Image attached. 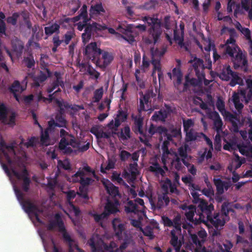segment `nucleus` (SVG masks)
<instances>
[{"label":"nucleus","instance_id":"11","mask_svg":"<svg viewBox=\"0 0 252 252\" xmlns=\"http://www.w3.org/2000/svg\"><path fill=\"white\" fill-rule=\"evenodd\" d=\"M88 243L91 248L92 252H103L102 247L104 250L109 252H111V251H114L111 244L109 245H107L101 239H99V241L95 242L94 238L92 237L88 241Z\"/></svg>","mask_w":252,"mask_h":252},{"label":"nucleus","instance_id":"5","mask_svg":"<svg viewBox=\"0 0 252 252\" xmlns=\"http://www.w3.org/2000/svg\"><path fill=\"white\" fill-rule=\"evenodd\" d=\"M138 114L135 116L132 114L131 118L133 121V125L131 126L132 130L136 134L145 136L143 130V121L144 118L142 116L141 112L143 111H147L145 108V105L142 99H139V106L138 109Z\"/></svg>","mask_w":252,"mask_h":252},{"label":"nucleus","instance_id":"37","mask_svg":"<svg viewBox=\"0 0 252 252\" xmlns=\"http://www.w3.org/2000/svg\"><path fill=\"white\" fill-rule=\"evenodd\" d=\"M237 84L239 85L240 86H243L244 85V83L243 79L238 75L237 72H234L231 77L229 85L231 87H234Z\"/></svg>","mask_w":252,"mask_h":252},{"label":"nucleus","instance_id":"3","mask_svg":"<svg viewBox=\"0 0 252 252\" xmlns=\"http://www.w3.org/2000/svg\"><path fill=\"white\" fill-rule=\"evenodd\" d=\"M195 213L199 216L197 221L202 222L207 225H212L213 223L212 220H214L212 212L214 210L213 204H208L206 200H202L198 204Z\"/></svg>","mask_w":252,"mask_h":252},{"label":"nucleus","instance_id":"58","mask_svg":"<svg viewBox=\"0 0 252 252\" xmlns=\"http://www.w3.org/2000/svg\"><path fill=\"white\" fill-rule=\"evenodd\" d=\"M80 14L83 16V20L84 22H88L90 20V18H88L87 12V6L86 4H84L80 10Z\"/></svg>","mask_w":252,"mask_h":252},{"label":"nucleus","instance_id":"7","mask_svg":"<svg viewBox=\"0 0 252 252\" xmlns=\"http://www.w3.org/2000/svg\"><path fill=\"white\" fill-rule=\"evenodd\" d=\"M15 112L6 107L3 103H1V124L13 126L15 125Z\"/></svg>","mask_w":252,"mask_h":252},{"label":"nucleus","instance_id":"8","mask_svg":"<svg viewBox=\"0 0 252 252\" xmlns=\"http://www.w3.org/2000/svg\"><path fill=\"white\" fill-rule=\"evenodd\" d=\"M17 143L15 141L7 144L1 136V156L3 155L9 164L12 162V158L16 155L15 148Z\"/></svg>","mask_w":252,"mask_h":252},{"label":"nucleus","instance_id":"54","mask_svg":"<svg viewBox=\"0 0 252 252\" xmlns=\"http://www.w3.org/2000/svg\"><path fill=\"white\" fill-rule=\"evenodd\" d=\"M88 189L87 188L83 187H79V191L77 192V194L79 196L87 201L89 200V196L88 194Z\"/></svg>","mask_w":252,"mask_h":252},{"label":"nucleus","instance_id":"33","mask_svg":"<svg viewBox=\"0 0 252 252\" xmlns=\"http://www.w3.org/2000/svg\"><path fill=\"white\" fill-rule=\"evenodd\" d=\"M68 146L67 139L63 138V139H61L59 147V149L65 154H71L73 152L72 149Z\"/></svg>","mask_w":252,"mask_h":252},{"label":"nucleus","instance_id":"22","mask_svg":"<svg viewBox=\"0 0 252 252\" xmlns=\"http://www.w3.org/2000/svg\"><path fill=\"white\" fill-rule=\"evenodd\" d=\"M188 146L185 145V147L181 146L178 149V153L180 157L182 158L183 163L188 168L190 165L188 161L189 158H191V156H188L187 153Z\"/></svg>","mask_w":252,"mask_h":252},{"label":"nucleus","instance_id":"50","mask_svg":"<svg viewBox=\"0 0 252 252\" xmlns=\"http://www.w3.org/2000/svg\"><path fill=\"white\" fill-rule=\"evenodd\" d=\"M75 36V34L73 31H67L63 36V42L64 43L65 45L68 44L72 38Z\"/></svg>","mask_w":252,"mask_h":252},{"label":"nucleus","instance_id":"36","mask_svg":"<svg viewBox=\"0 0 252 252\" xmlns=\"http://www.w3.org/2000/svg\"><path fill=\"white\" fill-rule=\"evenodd\" d=\"M40 144L42 146H48L50 144V139L49 132L44 130L43 131L41 129Z\"/></svg>","mask_w":252,"mask_h":252},{"label":"nucleus","instance_id":"2","mask_svg":"<svg viewBox=\"0 0 252 252\" xmlns=\"http://www.w3.org/2000/svg\"><path fill=\"white\" fill-rule=\"evenodd\" d=\"M85 55L92 62L98 65L106 67L109 65L113 60L112 55L108 52H103L100 48H97L95 42H91L85 48Z\"/></svg>","mask_w":252,"mask_h":252},{"label":"nucleus","instance_id":"9","mask_svg":"<svg viewBox=\"0 0 252 252\" xmlns=\"http://www.w3.org/2000/svg\"><path fill=\"white\" fill-rule=\"evenodd\" d=\"M11 172L18 180H22V188L25 192H28L30 189L31 181L29 176V173L26 168H24L21 173L12 169Z\"/></svg>","mask_w":252,"mask_h":252},{"label":"nucleus","instance_id":"39","mask_svg":"<svg viewBox=\"0 0 252 252\" xmlns=\"http://www.w3.org/2000/svg\"><path fill=\"white\" fill-rule=\"evenodd\" d=\"M240 94L244 99L246 104L252 101V89H246L241 90H240Z\"/></svg>","mask_w":252,"mask_h":252},{"label":"nucleus","instance_id":"31","mask_svg":"<svg viewBox=\"0 0 252 252\" xmlns=\"http://www.w3.org/2000/svg\"><path fill=\"white\" fill-rule=\"evenodd\" d=\"M168 113L166 110L160 109L158 111H156L152 117V119L155 121H165L167 118Z\"/></svg>","mask_w":252,"mask_h":252},{"label":"nucleus","instance_id":"21","mask_svg":"<svg viewBox=\"0 0 252 252\" xmlns=\"http://www.w3.org/2000/svg\"><path fill=\"white\" fill-rule=\"evenodd\" d=\"M121 29L120 32L123 34L121 35L122 37L125 40L127 41L129 44H132L135 41L134 36L132 34L131 29L130 27H127V28L124 29L119 26L118 29Z\"/></svg>","mask_w":252,"mask_h":252},{"label":"nucleus","instance_id":"25","mask_svg":"<svg viewBox=\"0 0 252 252\" xmlns=\"http://www.w3.org/2000/svg\"><path fill=\"white\" fill-rule=\"evenodd\" d=\"M12 47L17 56H21L24 48V43L21 40L16 38L12 41Z\"/></svg>","mask_w":252,"mask_h":252},{"label":"nucleus","instance_id":"28","mask_svg":"<svg viewBox=\"0 0 252 252\" xmlns=\"http://www.w3.org/2000/svg\"><path fill=\"white\" fill-rule=\"evenodd\" d=\"M151 63L154 66L152 76L154 77L156 74V71L157 70L158 71V80L159 81H160L161 78L163 77V74L160 66V61L158 59H153Z\"/></svg>","mask_w":252,"mask_h":252},{"label":"nucleus","instance_id":"47","mask_svg":"<svg viewBox=\"0 0 252 252\" xmlns=\"http://www.w3.org/2000/svg\"><path fill=\"white\" fill-rule=\"evenodd\" d=\"M172 75L173 77H176L177 78V84L178 85H180L182 82L183 74L181 72V69L179 68H174L172 70Z\"/></svg>","mask_w":252,"mask_h":252},{"label":"nucleus","instance_id":"46","mask_svg":"<svg viewBox=\"0 0 252 252\" xmlns=\"http://www.w3.org/2000/svg\"><path fill=\"white\" fill-rule=\"evenodd\" d=\"M127 206H125V211L127 213H134L138 211L137 205L132 200H129L127 203Z\"/></svg>","mask_w":252,"mask_h":252},{"label":"nucleus","instance_id":"15","mask_svg":"<svg viewBox=\"0 0 252 252\" xmlns=\"http://www.w3.org/2000/svg\"><path fill=\"white\" fill-rule=\"evenodd\" d=\"M120 202L118 199H114L113 201L107 200L104 206V212L108 217L111 214H114L119 212V206Z\"/></svg>","mask_w":252,"mask_h":252},{"label":"nucleus","instance_id":"35","mask_svg":"<svg viewBox=\"0 0 252 252\" xmlns=\"http://www.w3.org/2000/svg\"><path fill=\"white\" fill-rule=\"evenodd\" d=\"M32 37H35L36 40H39L43 36V30L41 27H40L39 25L35 24L32 28Z\"/></svg>","mask_w":252,"mask_h":252},{"label":"nucleus","instance_id":"17","mask_svg":"<svg viewBox=\"0 0 252 252\" xmlns=\"http://www.w3.org/2000/svg\"><path fill=\"white\" fill-rule=\"evenodd\" d=\"M55 220L49 222L47 228L48 230L52 231L54 230L56 226H58L59 231H63L65 229L64 223L59 214H56L55 216Z\"/></svg>","mask_w":252,"mask_h":252},{"label":"nucleus","instance_id":"41","mask_svg":"<svg viewBox=\"0 0 252 252\" xmlns=\"http://www.w3.org/2000/svg\"><path fill=\"white\" fill-rule=\"evenodd\" d=\"M38 138L35 136H32L30 138L28 139V141L24 143V138L21 139L20 145H23L27 148L32 147L36 145L38 142Z\"/></svg>","mask_w":252,"mask_h":252},{"label":"nucleus","instance_id":"13","mask_svg":"<svg viewBox=\"0 0 252 252\" xmlns=\"http://www.w3.org/2000/svg\"><path fill=\"white\" fill-rule=\"evenodd\" d=\"M23 208L26 213L28 214H33L36 220L39 223H41L42 221L39 218L38 213L42 212L38 206L33 203L30 200H27L23 203Z\"/></svg>","mask_w":252,"mask_h":252},{"label":"nucleus","instance_id":"40","mask_svg":"<svg viewBox=\"0 0 252 252\" xmlns=\"http://www.w3.org/2000/svg\"><path fill=\"white\" fill-rule=\"evenodd\" d=\"M242 6L246 11H249V18L252 20V0H242Z\"/></svg>","mask_w":252,"mask_h":252},{"label":"nucleus","instance_id":"55","mask_svg":"<svg viewBox=\"0 0 252 252\" xmlns=\"http://www.w3.org/2000/svg\"><path fill=\"white\" fill-rule=\"evenodd\" d=\"M189 210L186 213L185 216L188 220L190 222H193L194 211H196V209L192 205L189 206Z\"/></svg>","mask_w":252,"mask_h":252},{"label":"nucleus","instance_id":"4","mask_svg":"<svg viewBox=\"0 0 252 252\" xmlns=\"http://www.w3.org/2000/svg\"><path fill=\"white\" fill-rule=\"evenodd\" d=\"M234 212L231 203L228 201L224 202L221 205L220 212L214 213V220H212L213 226L216 229L222 227L226 222L230 219L229 213L230 212L234 213Z\"/></svg>","mask_w":252,"mask_h":252},{"label":"nucleus","instance_id":"63","mask_svg":"<svg viewBox=\"0 0 252 252\" xmlns=\"http://www.w3.org/2000/svg\"><path fill=\"white\" fill-rule=\"evenodd\" d=\"M56 123H58V127L65 126L66 121L65 119L61 115H57L55 117Z\"/></svg>","mask_w":252,"mask_h":252},{"label":"nucleus","instance_id":"52","mask_svg":"<svg viewBox=\"0 0 252 252\" xmlns=\"http://www.w3.org/2000/svg\"><path fill=\"white\" fill-rule=\"evenodd\" d=\"M130 129L129 127L128 126H126L124 128V131L123 129L121 130L120 135H119V136L122 140H127L130 137Z\"/></svg>","mask_w":252,"mask_h":252},{"label":"nucleus","instance_id":"62","mask_svg":"<svg viewBox=\"0 0 252 252\" xmlns=\"http://www.w3.org/2000/svg\"><path fill=\"white\" fill-rule=\"evenodd\" d=\"M190 238L192 242L196 245L197 247L200 248L202 247V240H200L198 238V236L195 234H193L190 235Z\"/></svg>","mask_w":252,"mask_h":252},{"label":"nucleus","instance_id":"61","mask_svg":"<svg viewBox=\"0 0 252 252\" xmlns=\"http://www.w3.org/2000/svg\"><path fill=\"white\" fill-rule=\"evenodd\" d=\"M157 4V0H150L149 1L145 3L143 6L142 8L145 10H149L155 8Z\"/></svg>","mask_w":252,"mask_h":252},{"label":"nucleus","instance_id":"43","mask_svg":"<svg viewBox=\"0 0 252 252\" xmlns=\"http://www.w3.org/2000/svg\"><path fill=\"white\" fill-rule=\"evenodd\" d=\"M23 62L28 68L34 67L35 62L32 54H30L28 57H24Z\"/></svg>","mask_w":252,"mask_h":252},{"label":"nucleus","instance_id":"56","mask_svg":"<svg viewBox=\"0 0 252 252\" xmlns=\"http://www.w3.org/2000/svg\"><path fill=\"white\" fill-rule=\"evenodd\" d=\"M156 96V94H155L153 91H150L146 93L144 95H143V97L140 99H142L144 104H148L150 98H154Z\"/></svg>","mask_w":252,"mask_h":252},{"label":"nucleus","instance_id":"24","mask_svg":"<svg viewBox=\"0 0 252 252\" xmlns=\"http://www.w3.org/2000/svg\"><path fill=\"white\" fill-rule=\"evenodd\" d=\"M128 114L126 111L119 110L116 117L115 118L114 126L116 129L121 125V123L125 122L127 119Z\"/></svg>","mask_w":252,"mask_h":252},{"label":"nucleus","instance_id":"6","mask_svg":"<svg viewBox=\"0 0 252 252\" xmlns=\"http://www.w3.org/2000/svg\"><path fill=\"white\" fill-rule=\"evenodd\" d=\"M107 26L105 24L101 25L96 22H93L92 24L87 23L84 31L82 34V39L83 42H88L92 37L94 32H101L106 30Z\"/></svg>","mask_w":252,"mask_h":252},{"label":"nucleus","instance_id":"1","mask_svg":"<svg viewBox=\"0 0 252 252\" xmlns=\"http://www.w3.org/2000/svg\"><path fill=\"white\" fill-rule=\"evenodd\" d=\"M170 16H166L162 23L161 20L158 18L157 15H154L153 17L149 15L142 17V21L149 27L148 30L149 37L145 38V42L147 44L157 43L162 33L161 27H164L167 30L170 29Z\"/></svg>","mask_w":252,"mask_h":252},{"label":"nucleus","instance_id":"45","mask_svg":"<svg viewBox=\"0 0 252 252\" xmlns=\"http://www.w3.org/2000/svg\"><path fill=\"white\" fill-rule=\"evenodd\" d=\"M213 182L216 187L217 192L220 194L224 192V181H222L220 179L214 178Z\"/></svg>","mask_w":252,"mask_h":252},{"label":"nucleus","instance_id":"64","mask_svg":"<svg viewBox=\"0 0 252 252\" xmlns=\"http://www.w3.org/2000/svg\"><path fill=\"white\" fill-rule=\"evenodd\" d=\"M174 39L180 47L184 45L183 37L179 35L176 30L174 31Z\"/></svg>","mask_w":252,"mask_h":252},{"label":"nucleus","instance_id":"59","mask_svg":"<svg viewBox=\"0 0 252 252\" xmlns=\"http://www.w3.org/2000/svg\"><path fill=\"white\" fill-rule=\"evenodd\" d=\"M56 127H58V123H56L53 119H51L48 121V126L45 130L49 132H53Z\"/></svg>","mask_w":252,"mask_h":252},{"label":"nucleus","instance_id":"44","mask_svg":"<svg viewBox=\"0 0 252 252\" xmlns=\"http://www.w3.org/2000/svg\"><path fill=\"white\" fill-rule=\"evenodd\" d=\"M184 132L186 133L185 139L187 142L193 141L197 139L198 133L193 128Z\"/></svg>","mask_w":252,"mask_h":252},{"label":"nucleus","instance_id":"12","mask_svg":"<svg viewBox=\"0 0 252 252\" xmlns=\"http://www.w3.org/2000/svg\"><path fill=\"white\" fill-rule=\"evenodd\" d=\"M72 181L74 182H79L80 184V187L86 188L91 185L94 180L91 177H87L84 171H78L73 176Z\"/></svg>","mask_w":252,"mask_h":252},{"label":"nucleus","instance_id":"18","mask_svg":"<svg viewBox=\"0 0 252 252\" xmlns=\"http://www.w3.org/2000/svg\"><path fill=\"white\" fill-rule=\"evenodd\" d=\"M112 224L116 236L119 239H122V234L125 229V224L122 222L120 219L115 218L112 220Z\"/></svg>","mask_w":252,"mask_h":252},{"label":"nucleus","instance_id":"27","mask_svg":"<svg viewBox=\"0 0 252 252\" xmlns=\"http://www.w3.org/2000/svg\"><path fill=\"white\" fill-rule=\"evenodd\" d=\"M171 238L170 241V244L174 248L175 252H180L181 248L183 245V242L181 240L178 239V237L173 231H171Z\"/></svg>","mask_w":252,"mask_h":252},{"label":"nucleus","instance_id":"32","mask_svg":"<svg viewBox=\"0 0 252 252\" xmlns=\"http://www.w3.org/2000/svg\"><path fill=\"white\" fill-rule=\"evenodd\" d=\"M149 170L155 174L156 176H158L159 175L164 176L165 174L164 170L160 166L158 162H155L152 163V165L149 167Z\"/></svg>","mask_w":252,"mask_h":252},{"label":"nucleus","instance_id":"23","mask_svg":"<svg viewBox=\"0 0 252 252\" xmlns=\"http://www.w3.org/2000/svg\"><path fill=\"white\" fill-rule=\"evenodd\" d=\"M105 12V10L101 2L92 5L89 10V14L91 18H93L94 16H97Z\"/></svg>","mask_w":252,"mask_h":252},{"label":"nucleus","instance_id":"20","mask_svg":"<svg viewBox=\"0 0 252 252\" xmlns=\"http://www.w3.org/2000/svg\"><path fill=\"white\" fill-rule=\"evenodd\" d=\"M234 116V118L231 119V120H228L229 121L231 124L233 128V131L235 132H237L239 131V128L242 126H243L245 124L246 125V120L247 117L242 118L241 120H240L239 116H238L236 114H233Z\"/></svg>","mask_w":252,"mask_h":252},{"label":"nucleus","instance_id":"49","mask_svg":"<svg viewBox=\"0 0 252 252\" xmlns=\"http://www.w3.org/2000/svg\"><path fill=\"white\" fill-rule=\"evenodd\" d=\"M103 94V89L102 87L96 89L94 93L93 102L94 103L99 102L102 98Z\"/></svg>","mask_w":252,"mask_h":252},{"label":"nucleus","instance_id":"60","mask_svg":"<svg viewBox=\"0 0 252 252\" xmlns=\"http://www.w3.org/2000/svg\"><path fill=\"white\" fill-rule=\"evenodd\" d=\"M71 22H72V19H71L70 18L65 17V18H61V19H59L57 21V24H58V25H59V27H60V26H61L64 28H66L67 27L66 24L69 25Z\"/></svg>","mask_w":252,"mask_h":252},{"label":"nucleus","instance_id":"42","mask_svg":"<svg viewBox=\"0 0 252 252\" xmlns=\"http://www.w3.org/2000/svg\"><path fill=\"white\" fill-rule=\"evenodd\" d=\"M59 25L55 23L49 27H46L44 28L45 33L46 35H50L55 32H59Z\"/></svg>","mask_w":252,"mask_h":252},{"label":"nucleus","instance_id":"14","mask_svg":"<svg viewBox=\"0 0 252 252\" xmlns=\"http://www.w3.org/2000/svg\"><path fill=\"white\" fill-rule=\"evenodd\" d=\"M233 32L230 34L229 38L225 42V53L230 57H233L235 53L237 52V50L240 49L238 46L236 44V40L234 39V34L235 33L234 30Z\"/></svg>","mask_w":252,"mask_h":252},{"label":"nucleus","instance_id":"26","mask_svg":"<svg viewBox=\"0 0 252 252\" xmlns=\"http://www.w3.org/2000/svg\"><path fill=\"white\" fill-rule=\"evenodd\" d=\"M105 187L107 193L111 196L114 199H117V197L121 198V195L119 193L118 187L114 186L110 182L107 185H105Z\"/></svg>","mask_w":252,"mask_h":252},{"label":"nucleus","instance_id":"16","mask_svg":"<svg viewBox=\"0 0 252 252\" xmlns=\"http://www.w3.org/2000/svg\"><path fill=\"white\" fill-rule=\"evenodd\" d=\"M216 107L225 120H231L234 118L233 114L225 110L224 102L220 96L218 97Z\"/></svg>","mask_w":252,"mask_h":252},{"label":"nucleus","instance_id":"51","mask_svg":"<svg viewBox=\"0 0 252 252\" xmlns=\"http://www.w3.org/2000/svg\"><path fill=\"white\" fill-rule=\"evenodd\" d=\"M183 125L184 131H187L191 128H193L194 125V122L191 119H188L187 120H183Z\"/></svg>","mask_w":252,"mask_h":252},{"label":"nucleus","instance_id":"29","mask_svg":"<svg viewBox=\"0 0 252 252\" xmlns=\"http://www.w3.org/2000/svg\"><path fill=\"white\" fill-rule=\"evenodd\" d=\"M214 117V126L215 130L217 132H222V126L223 125L222 121L219 114V113L215 111L213 113Z\"/></svg>","mask_w":252,"mask_h":252},{"label":"nucleus","instance_id":"30","mask_svg":"<svg viewBox=\"0 0 252 252\" xmlns=\"http://www.w3.org/2000/svg\"><path fill=\"white\" fill-rule=\"evenodd\" d=\"M234 73L229 65L223 67L220 74V78L224 81H229Z\"/></svg>","mask_w":252,"mask_h":252},{"label":"nucleus","instance_id":"48","mask_svg":"<svg viewBox=\"0 0 252 252\" xmlns=\"http://www.w3.org/2000/svg\"><path fill=\"white\" fill-rule=\"evenodd\" d=\"M189 63H192V66L194 70L201 68V67L204 66L203 60L196 57H194L193 60L189 61Z\"/></svg>","mask_w":252,"mask_h":252},{"label":"nucleus","instance_id":"53","mask_svg":"<svg viewBox=\"0 0 252 252\" xmlns=\"http://www.w3.org/2000/svg\"><path fill=\"white\" fill-rule=\"evenodd\" d=\"M19 17L20 14L18 12H15L12 14V16L8 17L6 20L8 24L15 26Z\"/></svg>","mask_w":252,"mask_h":252},{"label":"nucleus","instance_id":"38","mask_svg":"<svg viewBox=\"0 0 252 252\" xmlns=\"http://www.w3.org/2000/svg\"><path fill=\"white\" fill-rule=\"evenodd\" d=\"M25 89L21 86L20 82L18 80L14 81L9 88V90L11 93H21Z\"/></svg>","mask_w":252,"mask_h":252},{"label":"nucleus","instance_id":"57","mask_svg":"<svg viewBox=\"0 0 252 252\" xmlns=\"http://www.w3.org/2000/svg\"><path fill=\"white\" fill-rule=\"evenodd\" d=\"M132 242V239L131 237L126 235L124 240V242L120 246V249L122 251L125 250Z\"/></svg>","mask_w":252,"mask_h":252},{"label":"nucleus","instance_id":"19","mask_svg":"<svg viewBox=\"0 0 252 252\" xmlns=\"http://www.w3.org/2000/svg\"><path fill=\"white\" fill-rule=\"evenodd\" d=\"M47 74L42 71H40L39 74L34 77L33 79V85L35 87L40 86V84L44 82L48 77L51 75V72L48 68H45Z\"/></svg>","mask_w":252,"mask_h":252},{"label":"nucleus","instance_id":"10","mask_svg":"<svg viewBox=\"0 0 252 252\" xmlns=\"http://www.w3.org/2000/svg\"><path fill=\"white\" fill-rule=\"evenodd\" d=\"M238 50L235 57H232L234 67L235 69H238L240 67L242 70L246 72L248 70V61L241 50L239 49Z\"/></svg>","mask_w":252,"mask_h":252},{"label":"nucleus","instance_id":"34","mask_svg":"<svg viewBox=\"0 0 252 252\" xmlns=\"http://www.w3.org/2000/svg\"><path fill=\"white\" fill-rule=\"evenodd\" d=\"M55 102L60 108L59 110V114L58 115H63L65 113L64 108H70L71 109H73V107H72V105L67 102H65L63 100L61 101L58 99H56Z\"/></svg>","mask_w":252,"mask_h":252}]
</instances>
